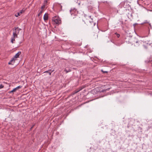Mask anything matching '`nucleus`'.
I'll use <instances>...</instances> for the list:
<instances>
[{"instance_id": "obj_12", "label": "nucleus", "mask_w": 152, "mask_h": 152, "mask_svg": "<svg viewBox=\"0 0 152 152\" xmlns=\"http://www.w3.org/2000/svg\"><path fill=\"white\" fill-rule=\"evenodd\" d=\"M16 90H16V88H14V89H12V90L10 91L9 92V93H13V92H15L16 91Z\"/></svg>"}, {"instance_id": "obj_26", "label": "nucleus", "mask_w": 152, "mask_h": 152, "mask_svg": "<svg viewBox=\"0 0 152 152\" xmlns=\"http://www.w3.org/2000/svg\"><path fill=\"white\" fill-rule=\"evenodd\" d=\"M117 36L118 37H119L120 36V35L119 34H118L117 35Z\"/></svg>"}, {"instance_id": "obj_13", "label": "nucleus", "mask_w": 152, "mask_h": 152, "mask_svg": "<svg viewBox=\"0 0 152 152\" xmlns=\"http://www.w3.org/2000/svg\"><path fill=\"white\" fill-rule=\"evenodd\" d=\"M64 71L68 73L69 72L71 71L70 69H67L66 68Z\"/></svg>"}, {"instance_id": "obj_29", "label": "nucleus", "mask_w": 152, "mask_h": 152, "mask_svg": "<svg viewBox=\"0 0 152 152\" xmlns=\"http://www.w3.org/2000/svg\"><path fill=\"white\" fill-rule=\"evenodd\" d=\"M33 127V126L31 128V129H32V127Z\"/></svg>"}, {"instance_id": "obj_8", "label": "nucleus", "mask_w": 152, "mask_h": 152, "mask_svg": "<svg viewBox=\"0 0 152 152\" xmlns=\"http://www.w3.org/2000/svg\"><path fill=\"white\" fill-rule=\"evenodd\" d=\"M21 52H19L17 53H16L13 58H14V59H15V58H18L19 57V55L21 54Z\"/></svg>"}, {"instance_id": "obj_5", "label": "nucleus", "mask_w": 152, "mask_h": 152, "mask_svg": "<svg viewBox=\"0 0 152 152\" xmlns=\"http://www.w3.org/2000/svg\"><path fill=\"white\" fill-rule=\"evenodd\" d=\"M77 12V10H70V12L71 15L73 14L74 15H76Z\"/></svg>"}, {"instance_id": "obj_32", "label": "nucleus", "mask_w": 152, "mask_h": 152, "mask_svg": "<svg viewBox=\"0 0 152 152\" xmlns=\"http://www.w3.org/2000/svg\"><path fill=\"white\" fill-rule=\"evenodd\" d=\"M109 88H108V89H107V90H109Z\"/></svg>"}, {"instance_id": "obj_28", "label": "nucleus", "mask_w": 152, "mask_h": 152, "mask_svg": "<svg viewBox=\"0 0 152 152\" xmlns=\"http://www.w3.org/2000/svg\"><path fill=\"white\" fill-rule=\"evenodd\" d=\"M144 47L146 49L147 48V47L146 46H144Z\"/></svg>"}, {"instance_id": "obj_6", "label": "nucleus", "mask_w": 152, "mask_h": 152, "mask_svg": "<svg viewBox=\"0 0 152 152\" xmlns=\"http://www.w3.org/2000/svg\"><path fill=\"white\" fill-rule=\"evenodd\" d=\"M134 42H135V43H134V44L135 46H139L140 45V41H138L137 40H135V41H134Z\"/></svg>"}, {"instance_id": "obj_31", "label": "nucleus", "mask_w": 152, "mask_h": 152, "mask_svg": "<svg viewBox=\"0 0 152 152\" xmlns=\"http://www.w3.org/2000/svg\"><path fill=\"white\" fill-rule=\"evenodd\" d=\"M149 10L150 11H152V10Z\"/></svg>"}, {"instance_id": "obj_17", "label": "nucleus", "mask_w": 152, "mask_h": 152, "mask_svg": "<svg viewBox=\"0 0 152 152\" xmlns=\"http://www.w3.org/2000/svg\"><path fill=\"white\" fill-rule=\"evenodd\" d=\"M94 38L96 39L98 37V35L97 33H95L94 34Z\"/></svg>"}, {"instance_id": "obj_9", "label": "nucleus", "mask_w": 152, "mask_h": 152, "mask_svg": "<svg viewBox=\"0 0 152 152\" xmlns=\"http://www.w3.org/2000/svg\"><path fill=\"white\" fill-rule=\"evenodd\" d=\"M24 10H21V11L19 12H18L16 13V14H15V16L16 17H18V16H19L20 15V14L24 12Z\"/></svg>"}, {"instance_id": "obj_23", "label": "nucleus", "mask_w": 152, "mask_h": 152, "mask_svg": "<svg viewBox=\"0 0 152 152\" xmlns=\"http://www.w3.org/2000/svg\"><path fill=\"white\" fill-rule=\"evenodd\" d=\"M102 71L104 73H106L107 72V71H104L102 70Z\"/></svg>"}, {"instance_id": "obj_20", "label": "nucleus", "mask_w": 152, "mask_h": 152, "mask_svg": "<svg viewBox=\"0 0 152 152\" xmlns=\"http://www.w3.org/2000/svg\"><path fill=\"white\" fill-rule=\"evenodd\" d=\"M42 12V10L39 13L38 15V16H39Z\"/></svg>"}, {"instance_id": "obj_7", "label": "nucleus", "mask_w": 152, "mask_h": 152, "mask_svg": "<svg viewBox=\"0 0 152 152\" xmlns=\"http://www.w3.org/2000/svg\"><path fill=\"white\" fill-rule=\"evenodd\" d=\"M15 60V59H14V58H13L8 63V64L13 65L14 63V61Z\"/></svg>"}, {"instance_id": "obj_14", "label": "nucleus", "mask_w": 152, "mask_h": 152, "mask_svg": "<svg viewBox=\"0 0 152 152\" xmlns=\"http://www.w3.org/2000/svg\"><path fill=\"white\" fill-rule=\"evenodd\" d=\"M89 23L93 25V26H94L96 24V23L93 22L92 20L91 21H89Z\"/></svg>"}, {"instance_id": "obj_3", "label": "nucleus", "mask_w": 152, "mask_h": 152, "mask_svg": "<svg viewBox=\"0 0 152 152\" xmlns=\"http://www.w3.org/2000/svg\"><path fill=\"white\" fill-rule=\"evenodd\" d=\"M52 21H54L55 23L58 24H59L61 22L60 20L57 19L56 16L53 18Z\"/></svg>"}, {"instance_id": "obj_2", "label": "nucleus", "mask_w": 152, "mask_h": 152, "mask_svg": "<svg viewBox=\"0 0 152 152\" xmlns=\"http://www.w3.org/2000/svg\"><path fill=\"white\" fill-rule=\"evenodd\" d=\"M124 2L123 6V9L124 10H132L131 6L126 2V0H124Z\"/></svg>"}, {"instance_id": "obj_27", "label": "nucleus", "mask_w": 152, "mask_h": 152, "mask_svg": "<svg viewBox=\"0 0 152 152\" xmlns=\"http://www.w3.org/2000/svg\"><path fill=\"white\" fill-rule=\"evenodd\" d=\"M149 25L151 27V24L149 23Z\"/></svg>"}, {"instance_id": "obj_11", "label": "nucleus", "mask_w": 152, "mask_h": 152, "mask_svg": "<svg viewBox=\"0 0 152 152\" xmlns=\"http://www.w3.org/2000/svg\"><path fill=\"white\" fill-rule=\"evenodd\" d=\"M44 20H48V15L46 13H45L44 16Z\"/></svg>"}, {"instance_id": "obj_10", "label": "nucleus", "mask_w": 152, "mask_h": 152, "mask_svg": "<svg viewBox=\"0 0 152 152\" xmlns=\"http://www.w3.org/2000/svg\"><path fill=\"white\" fill-rule=\"evenodd\" d=\"M47 5V1H45L44 5L41 6L42 9H43L45 8V6Z\"/></svg>"}, {"instance_id": "obj_19", "label": "nucleus", "mask_w": 152, "mask_h": 152, "mask_svg": "<svg viewBox=\"0 0 152 152\" xmlns=\"http://www.w3.org/2000/svg\"><path fill=\"white\" fill-rule=\"evenodd\" d=\"M80 22L81 23H83V22H84V23H86V22L83 20H81L80 21Z\"/></svg>"}, {"instance_id": "obj_25", "label": "nucleus", "mask_w": 152, "mask_h": 152, "mask_svg": "<svg viewBox=\"0 0 152 152\" xmlns=\"http://www.w3.org/2000/svg\"><path fill=\"white\" fill-rule=\"evenodd\" d=\"M105 2H106V3L107 4H109V2H108V1H106Z\"/></svg>"}, {"instance_id": "obj_15", "label": "nucleus", "mask_w": 152, "mask_h": 152, "mask_svg": "<svg viewBox=\"0 0 152 152\" xmlns=\"http://www.w3.org/2000/svg\"><path fill=\"white\" fill-rule=\"evenodd\" d=\"M51 70L50 69L49 70H48V71H45L44 72V73H46V72H49V74L50 75H51V73L52 72H53V70H52V72H49V71H50Z\"/></svg>"}, {"instance_id": "obj_21", "label": "nucleus", "mask_w": 152, "mask_h": 152, "mask_svg": "<svg viewBox=\"0 0 152 152\" xmlns=\"http://www.w3.org/2000/svg\"><path fill=\"white\" fill-rule=\"evenodd\" d=\"M3 86L1 84L0 85V89L3 88Z\"/></svg>"}, {"instance_id": "obj_4", "label": "nucleus", "mask_w": 152, "mask_h": 152, "mask_svg": "<svg viewBox=\"0 0 152 152\" xmlns=\"http://www.w3.org/2000/svg\"><path fill=\"white\" fill-rule=\"evenodd\" d=\"M54 6L55 9H61L62 8V6L59 4H54Z\"/></svg>"}, {"instance_id": "obj_16", "label": "nucleus", "mask_w": 152, "mask_h": 152, "mask_svg": "<svg viewBox=\"0 0 152 152\" xmlns=\"http://www.w3.org/2000/svg\"><path fill=\"white\" fill-rule=\"evenodd\" d=\"M15 38H16L15 37H14L13 36V37H12L11 40V42L12 43H13V41H15Z\"/></svg>"}, {"instance_id": "obj_1", "label": "nucleus", "mask_w": 152, "mask_h": 152, "mask_svg": "<svg viewBox=\"0 0 152 152\" xmlns=\"http://www.w3.org/2000/svg\"><path fill=\"white\" fill-rule=\"evenodd\" d=\"M21 29L19 28L18 27H15L13 29V36L14 37H17L18 34L19 33Z\"/></svg>"}, {"instance_id": "obj_30", "label": "nucleus", "mask_w": 152, "mask_h": 152, "mask_svg": "<svg viewBox=\"0 0 152 152\" xmlns=\"http://www.w3.org/2000/svg\"><path fill=\"white\" fill-rule=\"evenodd\" d=\"M73 10H76V9L75 8H74V9H73Z\"/></svg>"}, {"instance_id": "obj_24", "label": "nucleus", "mask_w": 152, "mask_h": 152, "mask_svg": "<svg viewBox=\"0 0 152 152\" xmlns=\"http://www.w3.org/2000/svg\"><path fill=\"white\" fill-rule=\"evenodd\" d=\"M151 62V64H152V60H149V61H148V63L149 62Z\"/></svg>"}, {"instance_id": "obj_22", "label": "nucleus", "mask_w": 152, "mask_h": 152, "mask_svg": "<svg viewBox=\"0 0 152 152\" xmlns=\"http://www.w3.org/2000/svg\"><path fill=\"white\" fill-rule=\"evenodd\" d=\"M80 91V90H79L78 91H77L75 92L74 93H73V94H76V93H78Z\"/></svg>"}, {"instance_id": "obj_18", "label": "nucleus", "mask_w": 152, "mask_h": 152, "mask_svg": "<svg viewBox=\"0 0 152 152\" xmlns=\"http://www.w3.org/2000/svg\"><path fill=\"white\" fill-rule=\"evenodd\" d=\"M21 88V86H18V87L15 88H16V90H17L18 89L20 88Z\"/></svg>"}, {"instance_id": "obj_33", "label": "nucleus", "mask_w": 152, "mask_h": 152, "mask_svg": "<svg viewBox=\"0 0 152 152\" xmlns=\"http://www.w3.org/2000/svg\"><path fill=\"white\" fill-rule=\"evenodd\" d=\"M103 2L104 3H105V1H104V2Z\"/></svg>"}]
</instances>
